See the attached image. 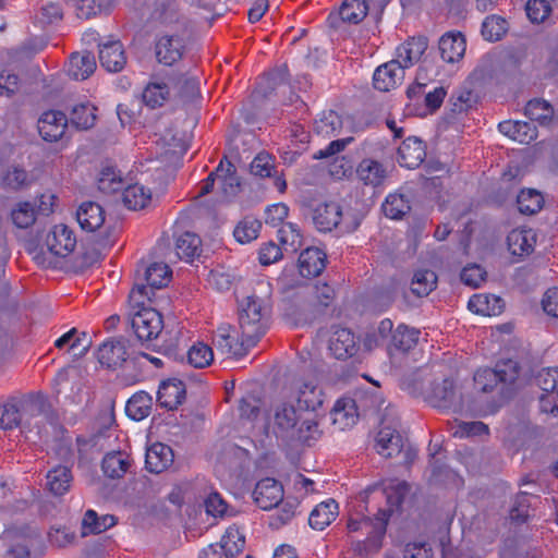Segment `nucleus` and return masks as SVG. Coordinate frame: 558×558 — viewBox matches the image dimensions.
I'll return each instance as SVG.
<instances>
[{"label": "nucleus", "instance_id": "1", "mask_svg": "<svg viewBox=\"0 0 558 558\" xmlns=\"http://www.w3.org/2000/svg\"><path fill=\"white\" fill-rule=\"evenodd\" d=\"M49 423L54 429L59 427V416L43 397L29 396L23 399H10L0 409V427L12 429L21 427L22 430L32 432L37 428L41 438L46 430L40 427L43 422Z\"/></svg>", "mask_w": 558, "mask_h": 558}, {"label": "nucleus", "instance_id": "2", "mask_svg": "<svg viewBox=\"0 0 558 558\" xmlns=\"http://www.w3.org/2000/svg\"><path fill=\"white\" fill-rule=\"evenodd\" d=\"M399 418L393 408H386L380 421L379 430L375 436L376 452L386 458L401 457V463L409 466L417 457V450L399 432Z\"/></svg>", "mask_w": 558, "mask_h": 558}, {"label": "nucleus", "instance_id": "3", "mask_svg": "<svg viewBox=\"0 0 558 558\" xmlns=\"http://www.w3.org/2000/svg\"><path fill=\"white\" fill-rule=\"evenodd\" d=\"M275 432L289 440L308 444L319 435L318 421L307 416L298 405L282 402L275 409Z\"/></svg>", "mask_w": 558, "mask_h": 558}, {"label": "nucleus", "instance_id": "4", "mask_svg": "<svg viewBox=\"0 0 558 558\" xmlns=\"http://www.w3.org/2000/svg\"><path fill=\"white\" fill-rule=\"evenodd\" d=\"M269 310L263 299L247 296L239 308V328L248 344H256L268 328Z\"/></svg>", "mask_w": 558, "mask_h": 558}, {"label": "nucleus", "instance_id": "5", "mask_svg": "<svg viewBox=\"0 0 558 558\" xmlns=\"http://www.w3.org/2000/svg\"><path fill=\"white\" fill-rule=\"evenodd\" d=\"M519 377V364L512 360L498 362L495 368H481L474 374V387L477 391L488 393L499 384L511 385Z\"/></svg>", "mask_w": 558, "mask_h": 558}, {"label": "nucleus", "instance_id": "6", "mask_svg": "<svg viewBox=\"0 0 558 558\" xmlns=\"http://www.w3.org/2000/svg\"><path fill=\"white\" fill-rule=\"evenodd\" d=\"M426 399L434 408L453 412H461L464 405L463 395L452 378L435 379Z\"/></svg>", "mask_w": 558, "mask_h": 558}, {"label": "nucleus", "instance_id": "7", "mask_svg": "<svg viewBox=\"0 0 558 558\" xmlns=\"http://www.w3.org/2000/svg\"><path fill=\"white\" fill-rule=\"evenodd\" d=\"M312 220L317 230L322 232H329L335 228H340L342 232H352L360 225L356 219L348 222L347 218H343L341 206L336 202L318 204L313 209Z\"/></svg>", "mask_w": 558, "mask_h": 558}, {"label": "nucleus", "instance_id": "8", "mask_svg": "<svg viewBox=\"0 0 558 558\" xmlns=\"http://www.w3.org/2000/svg\"><path fill=\"white\" fill-rule=\"evenodd\" d=\"M213 343L219 352L234 359L245 356L248 350L256 345L248 344L245 337L228 324L217 328L213 336Z\"/></svg>", "mask_w": 558, "mask_h": 558}, {"label": "nucleus", "instance_id": "9", "mask_svg": "<svg viewBox=\"0 0 558 558\" xmlns=\"http://www.w3.org/2000/svg\"><path fill=\"white\" fill-rule=\"evenodd\" d=\"M530 53V45L525 43L506 47L498 56L495 75L497 78L515 77Z\"/></svg>", "mask_w": 558, "mask_h": 558}, {"label": "nucleus", "instance_id": "10", "mask_svg": "<svg viewBox=\"0 0 558 558\" xmlns=\"http://www.w3.org/2000/svg\"><path fill=\"white\" fill-rule=\"evenodd\" d=\"M130 325L142 342L156 339L163 328L162 316L151 307H141L131 315Z\"/></svg>", "mask_w": 558, "mask_h": 558}, {"label": "nucleus", "instance_id": "11", "mask_svg": "<svg viewBox=\"0 0 558 558\" xmlns=\"http://www.w3.org/2000/svg\"><path fill=\"white\" fill-rule=\"evenodd\" d=\"M393 509L390 507L388 510H379L372 527L366 530L367 537L364 541L356 542L354 550L359 555H369L377 553L383 546V539L386 534L387 522Z\"/></svg>", "mask_w": 558, "mask_h": 558}, {"label": "nucleus", "instance_id": "12", "mask_svg": "<svg viewBox=\"0 0 558 558\" xmlns=\"http://www.w3.org/2000/svg\"><path fill=\"white\" fill-rule=\"evenodd\" d=\"M129 357V340L123 337L110 338L97 350L98 362L108 369L121 367Z\"/></svg>", "mask_w": 558, "mask_h": 558}, {"label": "nucleus", "instance_id": "13", "mask_svg": "<svg viewBox=\"0 0 558 558\" xmlns=\"http://www.w3.org/2000/svg\"><path fill=\"white\" fill-rule=\"evenodd\" d=\"M46 245L52 255L64 258L76 246L75 233L66 225H56L46 236Z\"/></svg>", "mask_w": 558, "mask_h": 558}, {"label": "nucleus", "instance_id": "14", "mask_svg": "<svg viewBox=\"0 0 558 558\" xmlns=\"http://www.w3.org/2000/svg\"><path fill=\"white\" fill-rule=\"evenodd\" d=\"M283 493L280 482L266 477L257 482L253 490V498L260 509L270 510L282 502Z\"/></svg>", "mask_w": 558, "mask_h": 558}, {"label": "nucleus", "instance_id": "15", "mask_svg": "<svg viewBox=\"0 0 558 558\" xmlns=\"http://www.w3.org/2000/svg\"><path fill=\"white\" fill-rule=\"evenodd\" d=\"M68 117L59 110H49L41 114L38 120V131L46 142H58L64 135L68 128Z\"/></svg>", "mask_w": 558, "mask_h": 558}, {"label": "nucleus", "instance_id": "16", "mask_svg": "<svg viewBox=\"0 0 558 558\" xmlns=\"http://www.w3.org/2000/svg\"><path fill=\"white\" fill-rule=\"evenodd\" d=\"M404 69L396 59L379 65L373 75V85L377 90L389 92L404 77Z\"/></svg>", "mask_w": 558, "mask_h": 558}, {"label": "nucleus", "instance_id": "17", "mask_svg": "<svg viewBox=\"0 0 558 558\" xmlns=\"http://www.w3.org/2000/svg\"><path fill=\"white\" fill-rule=\"evenodd\" d=\"M36 182V175L19 165H11L0 172V186L19 192L29 189Z\"/></svg>", "mask_w": 558, "mask_h": 558}, {"label": "nucleus", "instance_id": "18", "mask_svg": "<svg viewBox=\"0 0 558 558\" xmlns=\"http://www.w3.org/2000/svg\"><path fill=\"white\" fill-rule=\"evenodd\" d=\"M329 350L338 360H347L359 351L354 333L348 328H337L329 339Z\"/></svg>", "mask_w": 558, "mask_h": 558}, {"label": "nucleus", "instance_id": "19", "mask_svg": "<svg viewBox=\"0 0 558 558\" xmlns=\"http://www.w3.org/2000/svg\"><path fill=\"white\" fill-rule=\"evenodd\" d=\"M98 47L99 62L106 71L116 73L124 69L126 64V56L120 40L99 44Z\"/></svg>", "mask_w": 558, "mask_h": 558}, {"label": "nucleus", "instance_id": "20", "mask_svg": "<svg viewBox=\"0 0 558 558\" xmlns=\"http://www.w3.org/2000/svg\"><path fill=\"white\" fill-rule=\"evenodd\" d=\"M251 173L259 178H272L274 186L280 192L284 193L287 190V182L281 174L278 173L275 165V159L268 153H259L251 162Z\"/></svg>", "mask_w": 558, "mask_h": 558}, {"label": "nucleus", "instance_id": "21", "mask_svg": "<svg viewBox=\"0 0 558 558\" xmlns=\"http://www.w3.org/2000/svg\"><path fill=\"white\" fill-rule=\"evenodd\" d=\"M174 453L170 446L155 442L147 450L145 456L146 470L159 474L173 464Z\"/></svg>", "mask_w": 558, "mask_h": 558}, {"label": "nucleus", "instance_id": "22", "mask_svg": "<svg viewBox=\"0 0 558 558\" xmlns=\"http://www.w3.org/2000/svg\"><path fill=\"white\" fill-rule=\"evenodd\" d=\"M425 144L418 137H408L398 148V161L400 166L415 169L425 159Z\"/></svg>", "mask_w": 558, "mask_h": 558}, {"label": "nucleus", "instance_id": "23", "mask_svg": "<svg viewBox=\"0 0 558 558\" xmlns=\"http://www.w3.org/2000/svg\"><path fill=\"white\" fill-rule=\"evenodd\" d=\"M186 390L184 383L173 378L161 383L157 401L161 408L174 410L184 402Z\"/></svg>", "mask_w": 558, "mask_h": 558}, {"label": "nucleus", "instance_id": "24", "mask_svg": "<svg viewBox=\"0 0 558 558\" xmlns=\"http://www.w3.org/2000/svg\"><path fill=\"white\" fill-rule=\"evenodd\" d=\"M356 175L364 185L378 187L386 181L388 171L386 166L378 160L364 158L357 165Z\"/></svg>", "mask_w": 558, "mask_h": 558}, {"label": "nucleus", "instance_id": "25", "mask_svg": "<svg viewBox=\"0 0 558 558\" xmlns=\"http://www.w3.org/2000/svg\"><path fill=\"white\" fill-rule=\"evenodd\" d=\"M183 48L182 39L179 36H161L155 45L156 58L159 63L172 65L182 58Z\"/></svg>", "mask_w": 558, "mask_h": 558}, {"label": "nucleus", "instance_id": "26", "mask_svg": "<svg viewBox=\"0 0 558 558\" xmlns=\"http://www.w3.org/2000/svg\"><path fill=\"white\" fill-rule=\"evenodd\" d=\"M72 483V470L58 464L47 472L45 487L53 496H63L70 490Z\"/></svg>", "mask_w": 558, "mask_h": 558}, {"label": "nucleus", "instance_id": "27", "mask_svg": "<svg viewBox=\"0 0 558 558\" xmlns=\"http://www.w3.org/2000/svg\"><path fill=\"white\" fill-rule=\"evenodd\" d=\"M76 220L83 230L94 232L104 225L105 210L95 202H84L76 210Z\"/></svg>", "mask_w": 558, "mask_h": 558}, {"label": "nucleus", "instance_id": "28", "mask_svg": "<svg viewBox=\"0 0 558 558\" xmlns=\"http://www.w3.org/2000/svg\"><path fill=\"white\" fill-rule=\"evenodd\" d=\"M326 254L318 247H307L299 256V271L302 277H317L326 267Z\"/></svg>", "mask_w": 558, "mask_h": 558}, {"label": "nucleus", "instance_id": "29", "mask_svg": "<svg viewBox=\"0 0 558 558\" xmlns=\"http://www.w3.org/2000/svg\"><path fill=\"white\" fill-rule=\"evenodd\" d=\"M428 47L425 36L411 37L397 49L398 61L403 68H410L416 63Z\"/></svg>", "mask_w": 558, "mask_h": 558}, {"label": "nucleus", "instance_id": "30", "mask_svg": "<svg viewBox=\"0 0 558 558\" xmlns=\"http://www.w3.org/2000/svg\"><path fill=\"white\" fill-rule=\"evenodd\" d=\"M420 333L418 329L400 324L395 328V332L390 339L388 353L393 354L409 352L417 344Z\"/></svg>", "mask_w": 558, "mask_h": 558}, {"label": "nucleus", "instance_id": "31", "mask_svg": "<svg viewBox=\"0 0 558 558\" xmlns=\"http://www.w3.org/2000/svg\"><path fill=\"white\" fill-rule=\"evenodd\" d=\"M296 405L308 416L317 415L315 411L323 405V391L312 383H304L299 387Z\"/></svg>", "mask_w": 558, "mask_h": 558}, {"label": "nucleus", "instance_id": "32", "mask_svg": "<svg viewBox=\"0 0 558 558\" xmlns=\"http://www.w3.org/2000/svg\"><path fill=\"white\" fill-rule=\"evenodd\" d=\"M498 130L504 135L522 144H529L537 137L536 128L532 122L525 121H502Z\"/></svg>", "mask_w": 558, "mask_h": 558}, {"label": "nucleus", "instance_id": "33", "mask_svg": "<svg viewBox=\"0 0 558 558\" xmlns=\"http://www.w3.org/2000/svg\"><path fill=\"white\" fill-rule=\"evenodd\" d=\"M438 49L445 62H457L465 52V39L461 34H445L439 39Z\"/></svg>", "mask_w": 558, "mask_h": 558}, {"label": "nucleus", "instance_id": "34", "mask_svg": "<svg viewBox=\"0 0 558 558\" xmlns=\"http://www.w3.org/2000/svg\"><path fill=\"white\" fill-rule=\"evenodd\" d=\"M96 70L95 56L90 52H75L71 56L68 74L75 81L88 78Z\"/></svg>", "mask_w": 558, "mask_h": 558}, {"label": "nucleus", "instance_id": "35", "mask_svg": "<svg viewBox=\"0 0 558 558\" xmlns=\"http://www.w3.org/2000/svg\"><path fill=\"white\" fill-rule=\"evenodd\" d=\"M131 458L126 452L112 451L107 453L101 462V469L110 478H121L131 466Z\"/></svg>", "mask_w": 558, "mask_h": 558}, {"label": "nucleus", "instance_id": "36", "mask_svg": "<svg viewBox=\"0 0 558 558\" xmlns=\"http://www.w3.org/2000/svg\"><path fill=\"white\" fill-rule=\"evenodd\" d=\"M338 515V504L333 499L323 501L311 512L308 524L314 530L322 531L328 526Z\"/></svg>", "mask_w": 558, "mask_h": 558}, {"label": "nucleus", "instance_id": "37", "mask_svg": "<svg viewBox=\"0 0 558 558\" xmlns=\"http://www.w3.org/2000/svg\"><path fill=\"white\" fill-rule=\"evenodd\" d=\"M534 234L531 230L514 229L507 236L508 250L512 255H529L534 248Z\"/></svg>", "mask_w": 558, "mask_h": 558}, {"label": "nucleus", "instance_id": "38", "mask_svg": "<svg viewBox=\"0 0 558 558\" xmlns=\"http://www.w3.org/2000/svg\"><path fill=\"white\" fill-rule=\"evenodd\" d=\"M96 107L89 102H82L75 105L70 112L68 119L72 126L76 130H88L95 125L96 122Z\"/></svg>", "mask_w": 558, "mask_h": 558}, {"label": "nucleus", "instance_id": "39", "mask_svg": "<svg viewBox=\"0 0 558 558\" xmlns=\"http://www.w3.org/2000/svg\"><path fill=\"white\" fill-rule=\"evenodd\" d=\"M395 332L393 323L389 318L383 319L378 326L365 336V345L368 349L375 347H385L387 350L390 345V339Z\"/></svg>", "mask_w": 558, "mask_h": 558}, {"label": "nucleus", "instance_id": "40", "mask_svg": "<svg viewBox=\"0 0 558 558\" xmlns=\"http://www.w3.org/2000/svg\"><path fill=\"white\" fill-rule=\"evenodd\" d=\"M153 397L145 391L134 393L128 401L125 411L130 417L141 421L150 414Z\"/></svg>", "mask_w": 558, "mask_h": 558}, {"label": "nucleus", "instance_id": "41", "mask_svg": "<svg viewBox=\"0 0 558 558\" xmlns=\"http://www.w3.org/2000/svg\"><path fill=\"white\" fill-rule=\"evenodd\" d=\"M150 17L155 22L170 25L179 21V12L175 0H155Z\"/></svg>", "mask_w": 558, "mask_h": 558}, {"label": "nucleus", "instance_id": "42", "mask_svg": "<svg viewBox=\"0 0 558 558\" xmlns=\"http://www.w3.org/2000/svg\"><path fill=\"white\" fill-rule=\"evenodd\" d=\"M121 191L122 202L129 209H142L150 201V192L146 191L143 185L132 184L123 187Z\"/></svg>", "mask_w": 558, "mask_h": 558}, {"label": "nucleus", "instance_id": "43", "mask_svg": "<svg viewBox=\"0 0 558 558\" xmlns=\"http://www.w3.org/2000/svg\"><path fill=\"white\" fill-rule=\"evenodd\" d=\"M518 209L524 215H535L544 206L543 195L532 189L522 190L517 197Z\"/></svg>", "mask_w": 558, "mask_h": 558}, {"label": "nucleus", "instance_id": "44", "mask_svg": "<svg viewBox=\"0 0 558 558\" xmlns=\"http://www.w3.org/2000/svg\"><path fill=\"white\" fill-rule=\"evenodd\" d=\"M201 243L202 241L197 234L185 232L177 240V255L180 258H185L187 260L193 259L194 257L199 256Z\"/></svg>", "mask_w": 558, "mask_h": 558}, {"label": "nucleus", "instance_id": "45", "mask_svg": "<svg viewBox=\"0 0 558 558\" xmlns=\"http://www.w3.org/2000/svg\"><path fill=\"white\" fill-rule=\"evenodd\" d=\"M171 274L167 264L154 263L145 269L144 280L150 288L160 289L168 284Z\"/></svg>", "mask_w": 558, "mask_h": 558}, {"label": "nucleus", "instance_id": "46", "mask_svg": "<svg viewBox=\"0 0 558 558\" xmlns=\"http://www.w3.org/2000/svg\"><path fill=\"white\" fill-rule=\"evenodd\" d=\"M367 15V7L364 0H344L339 10V16L343 22L359 24Z\"/></svg>", "mask_w": 558, "mask_h": 558}, {"label": "nucleus", "instance_id": "47", "mask_svg": "<svg viewBox=\"0 0 558 558\" xmlns=\"http://www.w3.org/2000/svg\"><path fill=\"white\" fill-rule=\"evenodd\" d=\"M384 214L391 219H401L410 209V202L403 194H389L383 206Z\"/></svg>", "mask_w": 558, "mask_h": 558}, {"label": "nucleus", "instance_id": "48", "mask_svg": "<svg viewBox=\"0 0 558 558\" xmlns=\"http://www.w3.org/2000/svg\"><path fill=\"white\" fill-rule=\"evenodd\" d=\"M262 229V222L251 216L243 218L235 227L233 235L242 244L250 243L257 239Z\"/></svg>", "mask_w": 558, "mask_h": 558}, {"label": "nucleus", "instance_id": "49", "mask_svg": "<svg viewBox=\"0 0 558 558\" xmlns=\"http://www.w3.org/2000/svg\"><path fill=\"white\" fill-rule=\"evenodd\" d=\"M169 97V87L165 83H149L142 93L143 102L155 109L161 107Z\"/></svg>", "mask_w": 558, "mask_h": 558}, {"label": "nucleus", "instance_id": "50", "mask_svg": "<svg viewBox=\"0 0 558 558\" xmlns=\"http://www.w3.org/2000/svg\"><path fill=\"white\" fill-rule=\"evenodd\" d=\"M11 220L20 229H26L36 221V209L31 202H20L11 210Z\"/></svg>", "mask_w": 558, "mask_h": 558}, {"label": "nucleus", "instance_id": "51", "mask_svg": "<svg viewBox=\"0 0 558 558\" xmlns=\"http://www.w3.org/2000/svg\"><path fill=\"white\" fill-rule=\"evenodd\" d=\"M437 284V276L432 270H418L414 274L411 283L412 292L417 296L428 295Z\"/></svg>", "mask_w": 558, "mask_h": 558}, {"label": "nucleus", "instance_id": "52", "mask_svg": "<svg viewBox=\"0 0 558 558\" xmlns=\"http://www.w3.org/2000/svg\"><path fill=\"white\" fill-rule=\"evenodd\" d=\"M507 31L508 22L499 15H489L482 24V35L489 41L500 40Z\"/></svg>", "mask_w": 558, "mask_h": 558}, {"label": "nucleus", "instance_id": "53", "mask_svg": "<svg viewBox=\"0 0 558 558\" xmlns=\"http://www.w3.org/2000/svg\"><path fill=\"white\" fill-rule=\"evenodd\" d=\"M342 128L341 117L333 110L324 112L319 120L314 123V131L318 135L332 136L339 133Z\"/></svg>", "mask_w": 558, "mask_h": 558}, {"label": "nucleus", "instance_id": "54", "mask_svg": "<svg viewBox=\"0 0 558 558\" xmlns=\"http://www.w3.org/2000/svg\"><path fill=\"white\" fill-rule=\"evenodd\" d=\"M98 189L106 194L116 193L123 189V181L114 167H106L100 171Z\"/></svg>", "mask_w": 558, "mask_h": 558}, {"label": "nucleus", "instance_id": "55", "mask_svg": "<svg viewBox=\"0 0 558 558\" xmlns=\"http://www.w3.org/2000/svg\"><path fill=\"white\" fill-rule=\"evenodd\" d=\"M244 546L245 538L238 529H228L220 542L225 556L230 558L240 554Z\"/></svg>", "mask_w": 558, "mask_h": 558}, {"label": "nucleus", "instance_id": "56", "mask_svg": "<svg viewBox=\"0 0 558 558\" xmlns=\"http://www.w3.org/2000/svg\"><path fill=\"white\" fill-rule=\"evenodd\" d=\"M213 360V349L204 342L195 343L187 352L189 363L196 368H204L209 366Z\"/></svg>", "mask_w": 558, "mask_h": 558}, {"label": "nucleus", "instance_id": "57", "mask_svg": "<svg viewBox=\"0 0 558 558\" xmlns=\"http://www.w3.org/2000/svg\"><path fill=\"white\" fill-rule=\"evenodd\" d=\"M504 306V301L495 295H492L490 298L487 295H478L471 298L469 301V307L471 310L474 308L476 313H484L487 310L488 315L499 314L502 311Z\"/></svg>", "mask_w": 558, "mask_h": 558}, {"label": "nucleus", "instance_id": "58", "mask_svg": "<svg viewBox=\"0 0 558 558\" xmlns=\"http://www.w3.org/2000/svg\"><path fill=\"white\" fill-rule=\"evenodd\" d=\"M220 178L221 189L227 197L235 196L240 192L241 183L239 177L236 175L235 166L228 159L226 160L225 171Z\"/></svg>", "mask_w": 558, "mask_h": 558}, {"label": "nucleus", "instance_id": "59", "mask_svg": "<svg viewBox=\"0 0 558 558\" xmlns=\"http://www.w3.org/2000/svg\"><path fill=\"white\" fill-rule=\"evenodd\" d=\"M525 11L532 23H543L551 13V2L548 0H529L525 4Z\"/></svg>", "mask_w": 558, "mask_h": 558}, {"label": "nucleus", "instance_id": "60", "mask_svg": "<svg viewBox=\"0 0 558 558\" xmlns=\"http://www.w3.org/2000/svg\"><path fill=\"white\" fill-rule=\"evenodd\" d=\"M530 495L525 492L519 493L510 508V519L517 523H524L529 519Z\"/></svg>", "mask_w": 558, "mask_h": 558}, {"label": "nucleus", "instance_id": "61", "mask_svg": "<svg viewBox=\"0 0 558 558\" xmlns=\"http://www.w3.org/2000/svg\"><path fill=\"white\" fill-rule=\"evenodd\" d=\"M553 110L548 102L542 99L530 100L525 106V114L531 120L544 121L551 117Z\"/></svg>", "mask_w": 558, "mask_h": 558}, {"label": "nucleus", "instance_id": "62", "mask_svg": "<svg viewBox=\"0 0 558 558\" xmlns=\"http://www.w3.org/2000/svg\"><path fill=\"white\" fill-rule=\"evenodd\" d=\"M536 385L545 392L558 391V368H544L535 377Z\"/></svg>", "mask_w": 558, "mask_h": 558}, {"label": "nucleus", "instance_id": "63", "mask_svg": "<svg viewBox=\"0 0 558 558\" xmlns=\"http://www.w3.org/2000/svg\"><path fill=\"white\" fill-rule=\"evenodd\" d=\"M474 101V95L471 90H458L450 97L451 111L453 113L465 112L472 108Z\"/></svg>", "mask_w": 558, "mask_h": 558}, {"label": "nucleus", "instance_id": "64", "mask_svg": "<svg viewBox=\"0 0 558 558\" xmlns=\"http://www.w3.org/2000/svg\"><path fill=\"white\" fill-rule=\"evenodd\" d=\"M486 271L476 264L464 267L461 271V281L472 288H478L485 281Z\"/></svg>", "mask_w": 558, "mask_h": 558}]
</instances>
